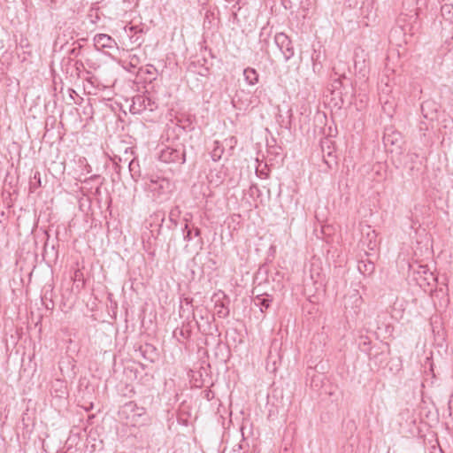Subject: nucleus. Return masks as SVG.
<instances>
[{
    "label": "nucleus",
    "instance_id": "b1692460",
    "mask_svg": "<svg viewBox=\"0 0 453 453\" xmlns=\"http://www.w3.org/2000/svg\"><path fill=\"white\" fill-rule=\"evenodd\" d=\"M376 233L374 230H369V232L366 234V237L369 240V242L367 244V247L369 250H374L376 247Z\"/></svg>",
    "mask_w": 453,
    "mask_h": 453
},
{
    "label": "nucleus",
    "instance_id": "3c124183",
    "mask_svg": "<svg viewBox=\"0 0 453 453\" xmlns=\"http://www.w3.org/2000/svg\"><path fill=\"white\" fill-rule=\"evenodd\" d=\"M199 242H200L201 245H203V239L201 237L199 239Z\"/></svg>",
    "mask_w": 453,
    "mask_h": 453
},
{
    "label": "nucleus",
    "instance_id": "4be33fe9",
    "mask_svg": "<svg viewBox=\"0 0 453 453\" xmlns=\"http://www.w3.org/2000/svg\"><path fill=\"white\" fill-rule=\"evenodd\" d=\"M224 146L219 141H215L213 142V148L211 152V159L215 162L219 161L224 154Z\"/></svg>",
    "mask_w": 453,
    "mask_h": 453
},
{
    "label": "nucleus",
    "instance_id": "f03ea898",
    "mask_svg": "<svg viewBox=\"0 0 453 453\" xmlns=\"http://www.w3.org/2000/svg\"><path fill=\"white\" fill-rule=\"evenodd\" d=\"M158 158L164 163L181 165L186 162V146L183 143L176 147L167 146L160 151Z\"/></svg>",
    "mask_w": 453,
    "mask_h": 453
},
{
    "label": "nucleus",
    "instance_id": "473e14b6",
    "mask_svg": "<svg viewBox=\"0 0 453 453\" xmlns=\"http://www.w3.org/2000/svg\"><path fill=\"white\" fill-rule=\"evenodd\" d=\"M263 36H264V32L262 31L259 35L260 43H261V50L267 51V46L269 44V41H268L267 37L263 38Z\"/></svg>",
    "mask_w": 453,
    "mask_h": 453
},
{
    "label": "nucleus",
    "instance_id": "aec40b11",
    "mask_svg": "<svg viewBox=\"0 0 453 453\" xmlns=\"http://www.w3.org/2000/svg\"><path fill=\"white\" fill-rule=\"evenodd\" d=\"M128 170L134 181H137L142 176L140 164L135 157L128 162Z\"/></svg>",
    "mask_w": 453,
    "mask_h": 453
},
{
    "label": "nucleus",
    "instance_id": "4d7b16f0",
    "mask_svg": "<svg viewBox=\"0 0 453 453\" xmlns=\"http://www.w3.org/2000/svg\"><path fill=\"white\" fill-rule=\"evenodd\" d=\"M45 234H47V238L49 239L50 234H48V232H45Z\"/></svg>",
    "mask_w": 453,
    "mask_h": 453
},
{
    "label": "nucleus",
    "instance_id": "a211bd4d",
    "mask_svg": "<svg viewBox=\"0 0 453 453\" xmlns=\"http://www.w3.org/2000/svg\"><path fill=\"white\" fill-rule=\"evenodd\" d=\"M349 89H339L331 93L334 106L341 109L344 105V97L349 93Z\"/></svg>",
    "mask_w": 453,
    "mask_h": 453
},
{
    "label": "nucleus",
    "instance_id": "423d86ee",
    "mask_svg": "<svg viewBox=\"0 0 453 453\" xmlns=\"http://www.w3.org/2000/svg\"><path fill=\"white\" fill-rule=\"evenodd\" d=\"M231 103L235 110L245 111L251 104V97L248 92L241 89L236 91Z\"/></svg>",
    "mask_w": 453,
    "mask_h": 453
},
{
    "label": "nucleus",
    "instance_id": "1a4fd4ad",
    "mask_svg": "<svg viewBox=\"0 0 453 453\" xmlns=\"http://www.w3.org/2000/svg\"><path fill=\"white\" fill-rule=\"evenodd\" d=\"M95 46L99 49H112L115 45V40L105 34H97L94 37Z\"/></svg>",
    "mask_w": 453,
    "mask_h": 453
},
{
    "label": "nucleus",
    "instance_id": "603ef678",
    "mask_svg": "<svg viewBox=\"0 0 453 453\" xmlns=\"http://www.w3.org/2000/svg\"><path fill=\"white\" fill-rule=\"evenodd\" d=\"M27 47V43H24V44H21V47Z\"/></svg>",
    "mask_w": 453,
    "mask_h": 453
},
{
    "label": "nucleus",
    "instance_id": "ddd939ff",
    "mask_svg": "<svg viewBox=\"0 0 453 453\" xmlns=\"http://www.w3.org/2000/svg\"><path fill=\"white\" fill-rule=\"evenodd\" d=\"M181 214V211L180 206H173L168 214V221L169 223L166 225L167 228L170 230H174L179 224V219Z\"/></svg>",
    "mask_w": 453,
    "mask_h": 453
},
{
    "label": "nucleus",
    "instance_id": "f257e3e1",
    "mask_svg": "<svg viewBox=\"0 0 453 453\" xmlns=\"http://www.w3.org/2000/svg\"><path fill=\"white\" fill-rule=\"evenodd\" d=\"M190 317L192 321L196 322L197 330L202 334H213L212 329L215 326L212 325V321L214 320V316L210 314L206 309L196 306V309L191 311Z\"/></svg>",
    "mask_w": 453,
    "mask_h": 453
},
{
    "label": "nucleus",
    "instance_id": "cd10ccee",
    "mask_svg": "<svg viewBox=\"0 0 453 453\" xmlns=\"http://www.w3.org/2000/svg\"><path fill=\"white\" fill-rule=\"evenodd\" d=\"M267 274H268V269L265 265H262L258 268L257 274H256V280H258L260 277L264 280H267Z\"/></svg>",
    "mask_w": 453,
    "mask_h": 453
},
{
    "label": "nucleus",
    "instance_id": "ea45409f",
    "mask_svg": "<svg viewBox=\"0 0 453 453\" xmlns=\"http://www.w3.org/2000/svg\"><path fill=\"white\" fill-rule=\"evenodd\" d=\"M360 347L362 348V350L366 351L369 349L370 341H367V338L363 342L359 343Z\"/></svg>",
    "mask_w": 453,
    "mask_h": 453
},
{
    "label": "nucleus",
    "instance_id": "37998d69",
    "mask_svg": "<svg viewBox=\"0 0 453 453\" xmlns=\"http://www.w3.org/2000/svg\"><path fill=\"white\" fill-rule=\"evenodd\" d=\"M193 301H194L193 298H189V297H185L184 298V302H185L186 305H190L192 310L195 309L193 307Z\"/></svg>",
    "mask_w": 453,
    "mask_h": 453
},
{
    "label": "nucleus",
    "instance_id": "c85d7f7f",
    "mask_svg": "<svg viewBox=\"0 0 453 453\" xmlns=\"http://www.w3.org/2000/svg\"><path fill=\"white\" fill-rule=\"evenodd\" d=\"M198 63L201 64V65L203 67V72H200L199 74L202 76H207L209 73V66L206 65L208 64V60L205 57H203V58L198 60Z\"/></svg>",
    "mask_w": 453,
    "mask_h": 453
},
{
    "label": "nucleus",
    "instance_id": "49530a36",
    "mask_svg": "<svg viewBox=\"0 0 453 453\" xmlns=\"http://www.w3.org/2000/svg\"><path fill=\"white\" fill-rule=\"evenodd\" d=\"M322 67H319V65H314V62H312V69L314 72L319 71Z\"/></svg>",
    "mask_w": 453,
    "mask_h": 453
},
{
    "label": "nucleus",
    "instance_id": "20e7f679",
    "mask_svg": "<svg viewBox=\"0 0 453 453\" xmlns=\"http://www.w3.org/2000/svg\"><path fill=\"white\" fill-rule=\"evenodd\" d=\"M274 42L282 53L285 61H288L295 55V49L290 38L284 33H277Z\"/></svg>",
    "mask_w": 453,
    "mask_h": 453
},
{
    "label": "nucleus",
    "instance_id": "6ab92c4d",
    "mask_svg": "<svg viewBox=\"0 0 453 453\" xmlns=\"http://www.w3.org/2000/svg\"><path fill=\"white\" fill-rule=\"evenodd\" d=\"M185 221L186 223L182 228L184 241L190 242L192 240L191 233H194L195 237H200L202 234L201 229L197 226H193L192 228H190L186 219Z\"/></svg>",
    "mask_w": 453,
    "mask_h": 453
},
{
    "label": "nucleus",
    "instance_id": "f704fd0d",
    "mask_svg": "<svg viewBox=\"0 0 453 453\" xmlns=\"http://www.w3.org/2000/svg\"><path fill=\"white\" fill-rule=\"evenodd\" d=\"M271 362L273 363V371L274 372L276 370V366H275L276 365V359H275V357L273 356L272 351L269 352V355L267 357V365H267V369H269V365H270Z\"/></svg>",
    "mask_w": 453,
    "mask_h": 453
},
{
    "label": "nucleus",
    "instance_id": "6e6552de",
    "mask_svg": "<svg viewBox=\"0 0 453 453\" xmlns=\"http://www.w3.org/2000/svg\"><path fill=\"white\" fill-rule=\"evenodd\" d=\"M135 351H139L141 356L150 363H154L159 358L158 349L151 343L140 345Z\"/></svg>",
    "mask_w": 453,
    "mask_h": 453
},
{
    "label": "nucleus",
    "instance_id": "4c0bfd02",
    "mask_svg": "<svg viewBox=\"0 0 453 453\" xmlns=\"http://www.w3.org/2000/svg\"><path fill=\"white\" fill-rule=\"evenodd\" d=\"M289 113V119L292 117V110H288V111ZM281 127H285L288 130H290L291 128V119H289L287 123H284L282 120V124H280Z\"/></svg>",
    "mask_w": 453,
    "mask_h": 453
},
{
    "label": "nucleus",
    "instance_id": "a19ab883",
    "mask_svg": "<svg viewBox=\"0 0 453 453\" xmlns=\"http://www.w3.org/2000/svg\"><path fill=\"white\" fill-rule=\"evenodd\" d=\"M406 157L411 163H414L418 157V154L416 153H408Z\"/></svg>",
    "mask_w": 453,
    "mask_h": 453
},
{
    "label": "nucleus",
    "instance_id": "5fc2aeb1",
    "mask_svg": "<svg viewBox=\"0 0 453 453\" xmlns=\"http://www.w3.org/2000/svg\"><path fill=\"white\" fill-rule=\"evenodd\" d=\"M27 47V43H24V44H21V47Z\"/></svg>",
    "mask_w": 453,
    "mask_h": 453
},
{
    "label": "nucleus",
    "instance_id": "c9c22d12",
    "mask_svg": "<svg viewBox=\"0 0 453 453\" xmlns=\"http://www.w3.org/2000/svg\"><path fill=\"white\" fill-rule=\"evenodd\" d=\"M50 2L51 9H58L65 3V0H50Z\"/></svg>",
    "mask_w": 453,
    "mask_h": 453
},
{
    "label": "nucleus",
    "instance_id": "a18cd8bd",
    "mask_svg": "<svg viewBox=\"0 0 453 453\" xmlns=\"http://www.w3.org/2000/svg\"><path fill=\"white\" fill-rule=\"evenodd\" d=\"M278 280L280 281L281 279H283V275L280 272L275 273V277L273 278V280Z\"/></svg>",
    "mask_w": 453,
    "mask_h": 453
},
{
    "label": "nucleus",
    "instance_id": "09e8293b",
    "mask_svg": "<svg viewBox=\"0 0 453 453\" xmlns=\"http://www.w3.org/2000/svg\"><path fill=\"white\" fill-rule=\"evenodd\" d=\"M185 312V310L183 309L182 306H180V317H183V313Z\"/></svg>",
    "mask_w": 453,
    "mask_h": 453
},
{
    "label": "nucleus",
    "instance_id": "39448f33",
    "mask_svg": "<svg viewBox=\"0 0 453 453\" xmlns=\"http://www.w3.org/2000/svg\"><path fill=\"white\" fill-rule=\"evenodd\" d=\"M257 287L252 290V302L254 306L258 307L261 313H266L273 303V296L268 293H257Z\"/></svg>",
    "mask_w": 453,
    "mask_h": 453
},
{
    "label": "nucleus",
    "instance_id": "9d476101",
    "mask_svg": "<svg viewBox=\"0 0 453 453\" xmlns=\"http://www.w3.org/2000/svg\"><path fill=\"white\" fill-rule=\"evenodd\" d=\"M230 302L229 297L223 294V300H217L215 303L216 315L219 318L226 319L229 316L228 303Z\"/></svg>",
    "mask_w": 453,
    "mask_h": 453
},
{
    "label": "nucleus",
    "instance_id": "58836bf2",
    "mask_svg": "<svg viewBox=\"0 0 453 453\" xmlns=\"http://www.w3.org/2000/svg\"><path fill=\"white\" fill-rule=\"evenodd\" d=\"M203 394H204V398L207 400V401H211L214 398V393L210 390V389H206L203 391Z\"/></svg>",
    "mask_w": 453,
    "mask_h": 453
},
{
    "label": "nucleus",
    "instance_id": "f8f14e48",
    "mask_svg": "<svg viewBox=\"0 0 453 453\" xmlns=\"http://www.w3.org/2000/svg\"><path fill=\"white\" fill-rule=\"evenodd\" d=\"M343 80H348L345 75H342L339 78L334 79L331 84V88H329L330 92L333 93L339 89L350 88L351 97H353L355 89L351 82H349V84H347L343 82Z\"/></svg>",
    "mask_w": 453,
    "mask_h": 453
},
{
    "label": "nucleus",
    "instance_id": "6e6d98bb",
    "mask_svg": "<svg viewBox=\"0 0 453 453\" xmlns=\"http://www.w3.org/2000/svg\"><path fill=\"white\" fill-rule=\"evenodd\" d=\"M147 73L150 74L151 73V70H147L146 72Z\"/></svg>",
    "mask_w": 453,
    "mask_h": 453
},
{
    "label": "nucleus",
    "instance_id": "4468645a",
    "mask_svg": "<svg viewBox=\"0 0 453 453\" xmlns=\"http://www.w3.org/2000/svg\"><path fill=\"white\" fill-rule=\"evenodd\" d=\"M51 393H54L56 397H64L67 394L65 382L60 379L55 380L51 384Z\"/></svg>",
    "mask_w": 453,
    "mask_h": 453
},
{
    "label": "nucleus",
    "instance_id": "2eb2a0df",
    "mask_svg": "<svg viewBox=\"0 0 453 453\" xmlns=\"http://www.w3.org/2000/svg\"><path fill=\"white\" fill-rule=\"evenodd\" d=\"M123 412L133 413L134 416L142 417L146 414V410L143 407H139L134 402L130 401L124 404Z\"/></svg>",
    "mask_w": 453,
    "mask_h": 453
},
{
    "label": "nucleus",
    "instance_id": "72a5a7b5",
    "mask_svg": "<svg viewBox=\"0 0 453 453\" xmlns=\"http://www.w3.org/2000/svg\"><path fill=\"white\" fill-rule=\"evenodd\" d=\"M112 162H113V165H114V169H115V172L117 173H119L120 172V169H121V166L119 165V163L122 161V158L119 156H114L112 158H111Z\"/></svg>",
    "mask_w": 453,
    "mask_h": 453
},
{
    "label": "nucleus",
    "instance_id": "7ed1b4c3",
    "mask_svg": "<svg viewBox=\"0 0 453 453\" xmlns=\"http://www.w3.org/2000/svg\"><path fill=\"white\" fill-rule=\"evenodd\" d=\"M156 109H157V104L150 96L136 95L133 97L129 111L132 114H141L146 110L153 111Z\"/></svg>",
    "mask_w": 453,
    "mask_h": 453
},
{
    "label": "nucleus",
    "instance_id": "412c9836",
    "mask_svg": "<svg viewBox=\"0 0 453 453\" xmlns=\"http://www.w3.org/2000/svg\"><path fill=\"white\" fill-rule=\"evenodd\" d=\"M375 265L371 261L360 260L357 263V270L363 275H370L373 273Z\"/></svg>",
    "mask_w": 453,
    "mask_h": 453
},
{
    "label": "nucleus",
    "instance_id": "393cba45",
    "mask_svg": "<svg viewBox=\"0 0 453 453\" xmlns=\"http://www.w3.org/2000/svg\"><path fill=\"white\" fill-rule=\"evenodd\" d=\"M311 61L314 62V65H319L322 67V54L319 50L313 49L311 54Z\"/></svg>",
    "mask_w": 453,
    "mask_h": 453
},
{
    "label": "nucleus",
    "instance_id": "f3484780",
    "mask_svg": "<svg viewBox=\"0 0 453 453\" xmlns=\"http://www.w3.org/2000/svg\"><path fill=\"white\" fill-rule=\"evenodd\" d=\"M243 76L245 81L249 85H256L259 81V74L255 68L247 67L243 70Z\"/></svg>",
    "mask_w": 453,
    "mask_h": 453
},
{
    "label": "nucleus",
    "instance_id": "79ce46f5",
    "mask_svg": "<svg viewBox=\"0 0 453 453\" xmlns=\"http://www.w3.org/2000/svg\"><path fill=\"white\" fill-rule=\"evenodd\" d=\"M160 215H161V223L159 225V227L161 228L163 223L165 220V213L164 211H157V214H156L157 217H159Z\"/></svg>",
    "mask_w": 453,
    "mask_h": 453
},
{
    "label": "nucleus",
    "instance_id": "c756f323",
    "mask_svg": "<svg viewBox=\"0 0 453 453\" xmlns=\"http://www.w3.org/2000/svg\"><path fill=\"white\" fill-rule=\"evenodd\" d=\"M441 11L443 16H447V19H450L449 14L453 11V5L444 4L441 6Z\"/></svg>",
    "mask_w": 453,
    "mask_h": 453
},
{
    "label": "nucleus",
    "instance_id": "2f4dec72",
    "mask_svg": "<svg viewBox=\"0 0 453 453\" xmlns=\"http://www.w3.org/2000/svg\"><path fill=\"white\" fill-rule=\"evenodd\" d=\"M180 127H181L185 132H190V131H192L195 128L193 123L188 119H186L180 126Z\"/></svg>",
    "mask_w": 453,
    "mask_h": 453
},
{
    "label": "nucleus",
    "instance_id": "bb28decb",
    "mask_svg": "<svg viewBox=\"0 0 453 453\" xmlns=\"http://www.w3.org/2000/svg\"><path fill=\"white\" fill-rule=\"evenodd\" d=\"M324 162L329 168H332L333 165H337L336 157L333 152H328L326 156H324Z\"/></svg>",
    "mask_w": 453,
    "mask_h": 453
},
{
    "label": "nucleus",
    "instance_id": "c03bdc74",
    "mask_svg": "<svg viewBox=\"0 0 453 453\" xmlns=\"http://www.w3.org/2000/svg\"><path fill=\"white\" fill-rule=\"evenodd\" d=\"M76 69L79 71L81 67H83V63L81 60H77L74 63Z\"/></svg>",
    "mask_w": 453,
    "mask_h": 453
},
{
    "label": "nucleus",
    "instance_id": "5701e85b",
    "mask_svg": "<svg viewBox=\"0 0 453 453\" xmlns=\"http://www.w3.org/2000/svg\"><path fill=\"white\" fill-rule=\"evenodd\" d=\"M41 186H42L41 173L39 171H35L34 173V175L30 177V181H29L30 192H35Z\"/></svg>",
    "mask_w": 453,
    "mask_h": 453
},
{
    "label": "nucleus",
    "instance_id": "bf43d9fd",
    "mask_svg": "<svg viewBox=\"0 0 453 453\" xmlns=\"http://www.w3.org/2000/svg\"><path fill=\"white\" fill-rule=\"evenodd\" d=\"M275 155H278L279 153L277 152V150H274L273 152Z\"/></svg>",
    "mask_w": 453,
    "mask_h": 453
},
{
    "label": "nucleus",
    "instance_id": "864d4df0",
    "mask_svg": "<svg viewBox=\"0 0 453 453\" xmlns=\"http://www.w3.org/2000/svg\"><path fill=\"white\" fill-rule=\"evenodd\" d=\"M27 47V43H24V44H21V47Z\"/></svg>",
    "mask_w": 453,
    "mask_h": 453
},
{
    "label": "nucleus",
    "instance_id": "13d9d810",
    "mask_svg": "<svg viewBox=\"0 0 453 453\" xmlns=\"http://www.w3.org/2000/svg\"><path fill=\"white\" fill-rule=\"evenodd\" d=\"M51 250H55V245H52Z\"/></svg>",
    "mask_w": 453,
    "mask_h": 453
},
{
    "label": "nucleus",
    "instance_id": "8fccbe9b",
    "mask_svg": "<svg viewBox=\"0 0 453 453\" xmlns=\"http://www.w3.org/2000/svg\"><path fill=\"white\" fill-rule=\"evenodd\" d=\"M98 178H100V176H99V175H97V174H95V175L91 176L89 179H90V180H96V179H98Z\"/></svg>",
    "mask_w": 453,
    "mask_h": 453
},
{
    "label": "nucleus",
    "instance_id": "dca6fc26",
    "mask_svg": "<svg viewBox=\"0 0 453 453\" xmlns=\"http://www.w3.org/2000/svg\"><path fill=\"white\" fill-rule=\"evenodd\" d=\"M421 111L425 119H433L437 111L436 105L433 101H426L421 104Z\"/></svg>",
    "mask_w": 453,
    "mask_h": 453
},
{
    "label": "nucleus",
    "instance_id": "9b49d317",
    "mask_svg": "<svg viewBox=\"0 0 453 453\" xmlns=\"http://www.w3.org/2000/svg\"><path fill=\"white\" fill-rule=\"evenodd\" d=\"M150 182L153 186V190L157 191L159 194H165L171 189L170 180L166 178L157 177L151 178Z\"/></svg>",
    "mask_w": 453,
    "mask_h": 453
},
{
    "label": "nucleus",
    "instance_id": "e433bc0d",
    "mask_svg": "<svg viewBox=\"0 0 453 453\" xmlns=\"http://www.w3.org/2000/svg\"><path fill=\"white\" fill-rule=\"evenodd\" d=\"M250 196H257V197L261 196V190L256 184H252L250 188Z\"/></svg>",
    "mask_w": 453,
    "mask_h": 453
},
{
    "label": "nucleus",
    "instance_id": "0eeeda50",
    "mask_svg": "<svg viewBox=\"0 0 453 453\" xmlns=\"http://www.w3.org/2000/svg\"><path fill=\"white\" fill-rule=\"evenodd\" d=\"M192 319L188 314L186 318V321L183 322L181 327H177L173 331V336L178 340L179 342L183 343L185 341L190 339L192 335Z\"/></svg>",
    "mask_w": 453,
    "mask_h": 453
},
{
    "label": "nucleus",
    "instance_id": "de8ad7c7",
    "mask_svg": "<svg viewBox=\"0 0 453 453\" xmlns=\"http://www.w3.org/2000/svg\"><path fill=\"white\" fill-rule=\"evenodd\" d=\"M204 50H205V51H207V47H205V48H204ZM208 52H209V55H210V57H211V58H215V56H214V54L212 53V50H211V49H210V50H208Z\"/></svg>",
    "mask_w": 453,
    "mask_h": 453
},
{
    "label": "nucleus",
    "instance_id": "7c9ffc66",
    "mask_svg": "<svg viewBox=\"0 0 453 453\" xmlns=\"http://www.w3.org/2000/svg\"><path fill=\"white\" fill-rule=\"evenodd\" d=\"M281 2L286 10H291L296 5L298 0H281Z\"/></svg>",
    "mask_w": 453,
    "mask_h": 453
},
{
    "label": "nucleus",
    "instance_id": "a878e982",
    "mask_svg": "<svg viewBox=\"0 0 453 453\" xmlns=\"http://www.w3.org/2000/svg\"><path fill=\"white\" fill-rule=\"evenodd\" d=\"M85 41H86L85 38H82V39H80L79 41H76L73 44L77 43L78 45L76 47H73V48L70 49L68 50V54L70 56H75V57L79 56L80 53H81V50L82 48V44H81L80 42H85Z\"/></svg>",
    "mask_w": 453,
    "mask_h": 453
}]
</instances>
